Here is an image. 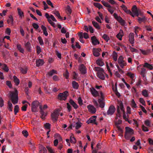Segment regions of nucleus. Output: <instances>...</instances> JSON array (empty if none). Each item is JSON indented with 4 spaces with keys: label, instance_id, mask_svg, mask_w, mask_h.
Masks as SVG:
<instances>
[{
    "label": "nucleus",
    "instance_id": "nucleus-59",
    "mask_svg": "<svg viewBox=\"0 0 153 153\" xmlns=\"http://www.w3.org/2000/svg\"><path fill=\"white\" fill-rule=\"evenodd\" d=\"M102 4L105 7H111V6L108 3L104 1H102Z\"/></svg>",
    "mask_w": 153,
    "mask_h": 153
},
{
    "label": "nucleus",
    "instance_id": "nucleus-30",
    "mask_svg": "<svg viewBox=\"0 0 153 153\" xmlns=\"http://www.w3.org/2000/svg\"><path fill=\"white\" fill-rule=\"evenodd\" d=\"M13 81L16 85H18L20 83V80L16 76H13Z\"/></svg>",
    "mask_w": 153,
    "mask_h": 153
},
{
    "label": "nucleus",
    "instance_id": "nucleus-51",
    "mask_svg": "<svg viewBox=\"0 0 153 153\" xmlns=\"http://www.w3.org/2000/svg\"><path fill=\"white\" fill-rule=\"evenodd\" d=\"M94 5L96 7L100 9L102 8V6L100 3H94Z\"/></svg>",
    "mask_w": 153,
    "mask_h": 153
},
{
    "label": "nucleus",
    "instance_id": "nucleus-42",
    "mask_svg": "<svg viewBox=\"0 0 153 153\" xmlns=\"http://www.w3.org/2000/svg\"><path fill=\"white\" fill-rule=\"evenodd\" d=\"M73 79H74L76 80L77 81H78L79 80V79L78 78V74L76 73L75 72H74L73 73Z\"/></svg>",
    "mask_w": 153,
    "mask_h": 153
},
{
    "label": "nucleus",
    "instance_id": "nucleus-32",
    "mask_svg": "<svg viewBox=\"0 0 153 153\" xmlns=\"http://www.w3.org/2000/svg\"><path fill=\"white\" fill-rule=\"evenodd\" d=\"M126 75L130 78L131 80H134L135 76L134 74L130 72H128L127 73Z\"/></svg>",
    "mask_w": 153,
    "mask_h": 153
},
{
    "label": "nucleus",
    "instance_id": "nucleus-56",
    "mask_svg": "<svg viewBox=\"0 0 153 153\" xmlns=\"http://www.w3.org/2000/svg\"><path fill=\"white\" fill-rule=\"evenodd\" d=\"M50 126L51 125L48 123H46L44 124L45 128L46 129L50 130L51 128Z\"/></svg>",
    "mask_w": 153,
    "mask_h": 153
},
{
    "label": "nucleus",
    "instance_id": "nucleus-13",
    "mask_svg": "<svg viewBox=\"0 0 153 153\" xmlns=\"http://www.w3.org/2000/svg\"><path fill=\"white\" fill-rule=\"evenodd\" d=\"M79 70L82 74H85L87 72L86 68L83 64H81L79 66Z\"/></svg>",
    "mask_w": 153,
    "mask_h": 153
},
{
    "label": "nucleus",
    "instance_id": "nucleus-16",
    "mask_svg": "<svg viewBox=\"0 0 153 153\" xmlns=\"http://www.w3.org/2000/svg\"><path fill=\"white\" fill-rule=\"evenodd\" d=\"M91 40L92 43L94 45H98L100 43L99 42L95 36H93L91 37Z\"/></svg>",
    "mask_w": 153,
    "mask_h": 153
},
{
    "label": "nucleus",
    "instance_id": "nucleus-61",
    "mask_svg": "<svg viewBox=\"0 0 153 153\" xmlns=\"http://www.w3.org/2000/svg\"><path fill=\"white\" fill-rule=\"evenodd\" d=\"M120 117V116L118 117L117 116L116 117V121L115 123L116 125L120 124L122 123V120H121L118 119V120H117L118 119L117 117Z\"/></svg>",
    "mask_w": 153,
    "mask_h": 153
},
{
    "label": "nucleus",
    "instance_id": "nucleus-58",
    "mask_svg": "<svg viewBox=\"0 0 153 153\" xmlns=\"http://www.w3.org/2000/svg\"><path fill=\"white\" fill-rule=\"evenodd\" d=\"M63 76L66 79H68L69 76V73L67 70H66L65 72L63 74Z\"/></svg>",
    "mask_w": 153,
    "mask_h": 153
},
{
    "label": "nucleus",
    "instance_id": "nucleus-31",
    "mask_svg": "<svg viewBox=\"0 0 153 153\" xmlns=\"http://www.w3.org/2000/svg\"><path fill=\"white\" fill-rule=\"evenodd\" d=\"M54 138L56 139H58L59 141H62V139L61 136L60 134L58 133H56L54 134Z\"/></svg>",
    "mask_w": 153,
    "mask_h": 153
},
{
    "label": "nucleus",
    "instance_id": "nucleus-12",
    "mask_svg": "<svg viewBox=\"0 0 153 153\" xmlns=\"http://www.w3.org/2000/svg\"><path fill=\"white\" fill-rule=\"evenodd\" d=\"M129 41L130 43L132 45V46H134V34L133 33H131L129 35Z\"/></svg>",
    "mask_w": 153,
    "mask_h": 153
},
{
    "label": "nucleus",
    "instance_id": "nucleus-14",
    "mask_svg": "<svg viewBox=\"0 0 153 153\" xmlns=\"http://www.w3.org/2000/svg\"><path fill=\"white\" fill-rule=\"evenodd\" d=\"M87 108L89 112L91 113L94 114L96 111V108L92 105H89L87 106Z\"/></svg>",
    "mask_w": 153,
    "mask_h": 153
},
{
    "label": "nucleus",
    "instance_id": "nucleus-19",
    "mask_svg": "<svg viewBox=\"0 0 153 153\" xmlns=\"http://www.w3.org/2000/svg\"><path fill=\"white\" fill-rule=\"evenodd\" d=\"M139 50L142 54L145 55H148L151 52V50L149 49H147L146 50L140 49Z\"/></svg>",
    "mask_w": 153,
    "mask_h": 153
},
{
    "label": "nucleus",
    "instance_id": "nucleus-21",
    "mask_svg": "<svg viewBox=\"0 0 153 153\" xmlns=\"http://www.w3.org/2000/svg\"><path fill=\"white\" fill-rule=\"evenodd\" d=\"M124 33L123 30H120L119 33L117 35V38L120 40H121L122 37L123 36Z\"/></svg>",
    "mask_w": 153,
    "mask_h": 153
},
{
    "label": "nucleus",
    "instance_id": "nucleus-54",
    "mask_svg": "<svg viewBox=\"0 0 153 153\" xmlns=\"http://www.w3.org/2000/svg\"><path fill=\"white\" fill-rule=\"evenodd\" d=\"M134 32L136 34L137 36H138L137 33L139 30H140V28L137 26H135L134 27Z\"/></svg>",
    "mask_w": 153,
    "mask_h": 153
},
{
    "label": "nucleus",
    "instance_id": "nucleus-24",
    "mask_svg": "<svg viewBox=\"0 0 153 153\" xmlns=\"http://www.w3.org/2000/svg\"><path fill=\"white\" fill-rule=\"evenodd\" d=\"M44 60L42 59H39L36 61V65L39 67L42 65L44 64Z\"/></svg>",
    "mask_w": 153,
    "mask_h": 153
},
{
    "label": "nucleus",
    "instance_id": "nucleus-43",
    "mask_svg": "<svg viewBox=\"0 0 153 153\" xmlns=\"http://www.w3.org/2000/svg\"><path fill=\"white\" fill-rule=\"evenodd\" d=\"M18 12L20 17L22 18L24 16L23 12L21 10V9L19 8H17Z\"/></svg>",
    "mask_w": 153,
    "mask_h": 153
},
{
    "label": "nucleus",
    "instance_id": "nucleus-44",
    "mask_svg": "<svg viewBox=\"0 0 153 153\" xmlns=\"http://www.w3.org/2000/svg\"><path fill=\"white\" fill-rule=\"evenodd\" d=\"M41 149L39 151V153H47V151L45 148L43 146H41L40 148Z\"/></svg>",
    "mask_w": 153,
    "mask_h": 153
},
{
    "label": "nucleus",
    "instance_id": "nucleus-52",
    "mask_svg": "<svg viewBox=\"0 0 153 153\" xmlns=\"http://www.w3.org/2000/svg\"><path fill=\"white\" fill-rule=\"evenodd\" d=\"M57 74V71L54 70H52L51 71H50L48 73V74L49 76H51L53 75L54 74Z\"/></svg>",
    "mask_w": 153,
    "mask_h": 153
},
{
    "label": "nucleus",
    "instance_id": "nucleus-8",
    "mask_svg": "<svg viewBox=\"0 0 153 153\" xmlns=\"http://www.w3.org/2000/svg\"><path fill=\"white\" fill-rule=\"evenodd\" d=\"M68 94V92L67 91H65L62 93H60L58 96V99L60 100H65L67 98Z\"/></svg>",
    "mask_w": 153,
    "mask_h": 153
},
{
    "label": "nucleus",
    "instance_id": "nucleus-28",
    "mask_svg": "<svg viewBox=\"0 0 153 153\" xmlns=\"http://www.w3.org/2000/svg\"><path fill=\"white\" fill-rule=\"evenodd\" d=\"M142 94L145 97H147L149 96V92L146 89H144L142 91Z\"/></svg>",
    "mask_w": 153,
    "mask_h": 153
},
{
    "label": "nucleus",
    "instance_id": "nucleus-11",
    "mask_svg": "<svg viewBox=\"0 0 153 153\" xmlns=\"http://www.w3.org/2000/svg\"><path fill=\"white\" fill-rule=\"evenodd\" d=\"M97 118V117L96 116H92L86 122V123H87L88 124L92 123H93L96 125H97V123L96 122V121Z\"/></svg>",
    "mask_w": 153,
    "mask_h": 153
},
{
    "label": "nucleus",
    "instance_id": "nucleus-29",
    "mask_svg": "<svg viewBox=\"0 0 153 153\" xmlns=\"http://www.w3.org/2000/svg\"><path fill=\"white\" fill-rule=\"evenodd\" d=\"M41 28L43 31L44 34L46 36H47L48 34L47 30V28L44 25H42Z\"/></svg>",
    "mask_w": 153,
    "mask_h": 153
},
{
    "label": "nucleus",
    "instance_id": "nucleus-39",
    "mask_svg": "<svg viewBox=\"0 0 153 153\" xmlns=\"http://www.w3.org/2000/svg\"><path fill=\"white\" fill-rule=\"evenodd\" d=\"M96 63L98 65L100 66H102L104 64L103 62L101 59L97 60L96 61Z\"/></svg>",
    "mask_w": 153,
    "mask_h": 153
},
{
    "label": "nucleus",
    "instance_id": "nucleus-38",
    "mask_svg": "<svg viewBox=\"0 0 153 153\" xmlns=\"http://www.w3.org/2000/svg\"><path fill=\"white\" fill-rule=\"evenodd\" d=\"M92 23L94 27L97 29H100V27L99 25V24L95 21H93L92 22Z\"/></svg>",
    "mask_w": 153,
    "mask_h": 153
},
{
    "label": "nucleus",
    "instance_id": "nucleus-17",
    "mask_svg": "<svg viewBox=\"0 0 153 153\" xmlns=\"http://www.w3.org/2000/svg\"><path fill=\"white\" fill-rule=\"evenodd\" d=\"M101 51L100 48H94L93 50V53L94 55L96 57L100 55L99 52Z\"/></svg>",
    "mask_w": 153,
    "mask_h": 153
},
{
    "label": "nucleus",
    "instance_id": "nucleus-36",
    "mask_svg": "<svg viewBox=\"0 0 153 153\" xmlns=\"http://www.w3.org/2000/svg\"><path fill=\"white\" fill-rule=\"evenodd\" d=\"M7 104V108L8 110L10 111H12L13 110V105L10 101H8Z\"/></svg>",
    "mask_w": 153,
    "mask_h": 153
},
{
    "label": "nucleus",
    "instance_id": "nucleus-2",
    "mask_svg": "<svg viewBox=\"0 0 153 153\" xmlns=\"http://www.w3.org/2000/svg\"><path fill=\"white\" fill-rule=\"evenodd\" d=\"M45 16L47 19L48 22L51 26L53 27H55V24L53 21L56 22L57 20L51 14L49 15L48 13H46L45 14Z\"/></svg>",
    "mask_w": 153,
    "mask_h": 153
},
{
    "label": "nucleus",
    "instance_id": "nucleus-37",
    "mask_svg": "<svg viewBox=\"0 0 153 153\" xmlns=\"http://www.w3.org/2000/svg\"><path fill=\"white\" fill-rule=\"evenodd\" d=\"M130 105L131 107L133 109L136 108L137 107V104L136 103L134 99H132L131 100Z\"/></svg>",
    "mask_w": 153,
    "mask_h": 153
},
{
    "label": "nucleus",
    "instance_id": "nucleus-49",
    "mask_svg": "<svg viewBox=\"0 0 153 153\" xmlns=\"http://www.w3.org/2000/svg\"><path fill=\"white\" fill-rule=\"evenodd\" d=\"M70 141L71 143H76V140L73 135H71L70 136Z\"/></svg>",
    "mask_w": 153,
    "mask_h": 153
},
{
    "label": "nucleus",
    "instance_id": "nucleus-35",
    "mask_svg": "<svg viewBox=\"0 0 153 153\" xmlns=\"http://www.w3.org/2000/svg\"><path fill=\"white\" fill-rule=\"evenodd\" d=\"M13 18L12 15L9 16V19L7 20V22L9 24H13Z\"/></svg>",
    "mask_w": 153,
    "mask_h": 153
},
{
    "label": "nucleus",
    "instance_id": "nucleus-46",
    "mask_svg": "<svg viewBox=\"0 0 153 153\" xmlns=\"http://www.w3.org/2000/svg\"><path fill=\"white\" fill-rule=\"evenodd\" d=\"M138 20L139 23H140L142 22H145L146 20V19L145 17H143L142 18L139 17L138 18Z\"/></svg>",
    "mask_w": 153,
    "mask_h": 153
},
{
    "label": "nucleus",
    "instance_id": "nucleus-26",
    "mask_svg": "<svg viewBox=\"0 0 153 153\" xmlns=\"http://www.w3.org/2000/svg\"><path fill=\"white\" fill-rule=\"evenodd\" d=\"M16 47L18 50L20 52L22 53H24V49L22 47L21 45L19 44H17L16 45Z\"/></svg>",
    "mask_w": 153,
    "mask_h": 153
},
{
    "label": "nucleus",
    "instance_id": "nucleus-63",
    "mask_svg": "<svg viewBox=\"0 0 153 153\" xmlns=\"http://www.w3.org/2000/svg\"><path fill=\"white\" fill-rule=\"evenodd\" d=\"M139 102L141 103L143 105L145 106L146 103L145 102L143 98H140L139 99Z\"/></svg>",
    "mask_w": 153,
    "mask_h": 153
},
{
    "label": "nucleus",
    "instance_id": "nucleus-25",
    "mask_svg": "<svg viewBox=\"0 0 153 153\" xmlns=\"http://www.w3.org/2000/svg\"><path fill=\"white\" fill-rule=\"evenodd\" d=\"M97 76L100 79L104 80L105 79V77L104 74L102 72H98L97 73Z\"/></svg>",
    "mask_w": 153,
    "mask_h": 153
},
{
    "label": "nucleus",
    "instance_id": "nucleus-45",
    "mask_svg": "<svg viewBox=\"0 0 153 153\" xmlns=\"http://www.w3.org/2000/svg\"><path fill=\"white\" fill-rule=\"evenodd\" d=\"M98 102L99 104L100 107L101 108H103L104 106V104L103 101L102 100L99 99L98 100Z\"/></svg>",
    "mask_w": 153,
    "mask_h": 153
},
{
    "label": "nucleus",
    "instance_id": "nucleus-60",
    "mask_svg": "<svg viewBox=\"0 0 153 153\" xmlns=\"http://www.w3.org/2000/svg\"><path fill=\"white\" fill-rule=\"evenodd\" d=\"M38 40L40 45L42 46L43 45H44V42L41 36L38 37Z\"/></svg>",
    "mask_w": 153,
    "mask_h": 153
},
{
    "label": "nucleus",
    "instance_id": "nucleus-5",
    "mask_svg": "<svg viewBox=\"0 0 153 153\" xmlns=\"http://www.w3.org/2000/svg\"><path fill=\"white\" fill-rule=\"evenodd\" d=\"M124 113L125 110L123 107V105L122 102H119L117 105V116L120 117L121 116L120 112Z\"/></svg>",
    "mask_w": 153,
    "mask_h": 153
},
{
    "label": "nucleus",
    "instance_id": "nucleus-23",
    "mask_svg": "<svg viewBox=\"0 0 153 153\" xmlns=\"http://www.w3.org/2000/svg\"><path fill=\"white\" fill-rule=\"evenodd\" d=\"M69 102L75 109H76L78 108V105L73 100H70Z\"/></svg>",
    "mask_w": 153,
    "mask_h": 153
},
{
    "label": "nucleus",
    "instance_id": "nucleus-41",
    "mask_svg": "<svg viewBox=\"0 0 153 153\" xmlns=\"http://www.w3.org/2000/svg\"><path fill=\"white\" fill-rule=\"evenodd\" d=\"M117 21L120 23V24L123 26L125 25L126 22L122 18L119 17Z\"/></svg>",
    "mask_w": 153,
    "mask_h": 153
},
{
    "label": "nucleus",
    "instance_id": "nucleus-22",
    "mask_svg": "<svg viewBox=\"0 0 153 153\" xmlns=\"http://www.w3.org/2000/svg\"><path fill=\"white\" fill-rule=\"evenodd\" d=\"M143 66L144 67L147 68L150 70H152L153 69V66L152 65L147 62L145 63Z\"/></svg>",
    "mask_w": 153,
    "mask_h": 153
},
{
    "label": "nucleus",
    "instance_id": "nucleus-57",
    "mask_svg": "<svg viewBox=\"0 0 153 153\" xmlns=\"http://www.w3.org/2000/svg\"><path fill=\"white\" fill-rule=\"evenodd\" d=\"M46 148L50 153H55L54 150L51 147L47 146Z\"/></svg>",
    "mask_w": 153,
    "mask_h": 153
},
{
    "label": "nucleus",
    "instance_id": "nucleus-40",
    "mask_svg": "<svg viewBox=\"0 0 153 153\" xmlns=\"http://www.w3.org/2000/svg\"><path fill=\"white\" fill-rule=\"evenodd\" d=\"M25 46L27 50L29 51H30L31 49L30 44L29 42H27L25 44Z\"/></svg>",
    "mask_w": 153,
    "mask_h": 153
},
{
    "label": "nucleus",
    "instance_id": "nucleus-9",
    "mask_svg": "<svg viewBox=\"0 0 153 153\" xmlns=\"http://www.w3.org/2000/svg\"><path fill=\"white\" fill-rule=\"evenodd\" d=\"M39 102L37 101H33L31 104V109L33 111L35 112L37 111V108L39 105Z\"/></svg>",
    "mask_w": 153,
    "mask_h": 153
},
{
    "label": "nucleus",
    "instance_id": "nucleus-3",
    "mask_svg": "<svg viewBox=\"0 0 153 153\" xmlns=\"http://www.w3.org/2000/svg\"><path fill=\"white\" fill-rule=\"evenodd\" d=\"M134 131L131 128L128 127H125V132L124 137L127 140L129 139L131 136L133 134Z\"/></svg>",
    "mask_w": 153,
    "mask_h": 153
},
{
    "label": "nucleus",
    "instance_id": "nucleus-6",
    "mask_svg": "<svg viewBox=\"0 0 153 153\" xmlns=\"http://www.w3.org/2000/svg\"><path fill=\"white\" fill-rule=\"evenodd\" d=\"M142 65H140L137 67V69L138 72H139L140 75L143 78L146 76V70L144 68H141Z\"/></svg>",
    "mask_w": 153,
    "mask_h": 153
},
{
    "label": "nucleus",
    "instance_id": "nucleus-47",
    "mask_svg": "<svg viewBox=\"0 0 153 153\" xmlns=\"http://www.w3.org/2000/svg\"><path fill=\"white\" fill-rule=\"evenodd\" d=\"M102 37L103 39L105 40L106 42H108L110 39L109 37L106 34H105L103 35Z\"/></svg>",
    "mask_w": 153,
    "mask_h": 153
},
{
    "label": "nucleus",
    "instance_id": "nucleus-10",
    "mask_svg": "<svg viewBox=\"0 0 153 153\" xmlns=\"http://www.w3.org/2000/svg\"><path fill=\"white\" fill-rule=\"evenodd\" d=\"M131 10L132 12V13L134 16V17L135 16H138L139 13L140 12V10L139 9L138 10L136 5H134L133 6L131 9Z\"/></svg>",
    "mask_w": 153,
    "mask_h": 153
},
{
    "label": "nucleus",
    "instance_id": "nucleus-4",
    "mask_svg": "<svg viewBox=\"0 0 153 153\" xmlns=\"http://www.w3.org/2000/svg\"><path fill=\"white\" fill-rule=\"evenodd\" d=\"M124 59L123 57L122 56H120L119 57L117 60L119 66L122 68H124L127 66V62Z\"/></svg>",
    "mask_w": 153,
    "mask_h": 153
},
{
    "label": "nucleus",
    "instance_id": "nucleus-50",
    "mask_svg": "<svg viewBox=\"0 0 153 153\" xmlns=\"http://www.w3.org/2000/svg\"><path fill=\"white\" fill-rule=\"evenodd\" d=\"M82 123L80 122H77L76 123L75 128L76 129H78L81 126Z\"/></svg>",
    "mask_w": 153,
    "mask_h": 153
},
{
    "label": "nucleus",
    "instance_id": "nucleus-7",
    "mask_svg": "<svg viewBox=\"0 0 153 153\" xmlns=\"http://www.w3.org/2000/svg\"><path fill=\"white\" fill-rule=\"evenodd\" d=\"M60 110L59 109L55 110L51 114L52 120L54 121H56L58 118V116L59 114Z\"/></svg>",
    "mask_w": 153,
    "mask_h": 153
},
{
    "label": "nucleus",
    "instance_id": "nucleus-64",
    "mask_svg": "<svg viewBox=\"0 0 153 153\" xmlns=\"http://www.w3.org/2000/svg\"><path fill=\"white\" fill-rule=\"evenodd\" d=\"M37 53L38 54H39L41 52V49L40 47L39 46H36Z\"/></svg>",
    "mask_w": 153,
    "mask_h": 153
},
{
    "label": "nucleus",
    "instance_id": "nucleus-55",
    "mask_svg": "<svg viewBox=\"0 0 153 153\" xmlns=\"http://www.w3.org/2000/svg\"><path fill=\"white\" fill-rule=\"evenodd\" d=\"M19 111V106L18 105H16L14 107V112L15 115L17 113H18Z\"/></svg>",
    "mask_w": 153,
    "mask_h": 153
},
{
    "label": "nucleus",
    "instance_id": "nucleus-53",
    "mask_svg": "<svg viewBox=\"0 0 153 153\" xmlns=\"http://www.w3.org/2000/svg\"><path fill=\"white\" fill-rule=\"evenodd\" d=\"M40 113L42 115L41 117L42 119H43V117H44L45 116V112L43 111V110H42V108L41 107V106L40 107Z\"/></svg>",
    "mask_w": 153,
    "mask_h": 153
},
{
    "label": "nucleus",
    "instance_id": "nucleus-15",
    "mask_svg": "<svg viewBox=\"0 0 153 153\" xmlns=\"http://www.w3.org/2000/svg\"><path fill=\"white\" fill-rule=\"evenodd\" d=\"M90 91L92 95L93 96L97 97L99 96V94L98 92L94 88H90Z\"/></svg>",
    "mask_w": 153,
    "mask_h": 153
},
{
    "label": "nucleus",
    "instance_id": "nucleus-33",
    "mask_svg": "<svg viewBox=\"0 0 153 153\" xmlns=\"http://www.w3.org/2000/svg\"><path fill=\"white\" fill-rule=\"evenodd\" d=\"M112 56L114 60L116 61L117 59V53L115 51H114L112 54Z\"/></svg>",
    "mask_w": 153,
    "mask_h": 153
},
{
    "label": "nucleus",
    "instance_id": "nucleus-18",
    "mask_svg": "<svg viewBox=\"0 0 153 153\" xmlns=\"http://www.w3.org/2000/svg\"><path fill=\"white\" fill-rule=\"evenodd\" d=\"M115 111L114 107L112 106H111L109 108L107 112V114L108 115H112L114 114Z\"/></svg>",
    "mask_w": 153,
    "mask_h": 153
},
{
    "label": "nucleus",
    "instance_id": "nucleus-62",
    "mask_svg": "<svg viewBox=\"0 0 153 153\" xmlns=\"http://www.w3.org/2000/svg\"><path fill=\"white\" fill-rule=\"evenodd\" d=\"M66 10L68 13L71 14V10L70 6L68 5L66 7Z\"/></svg>",
    "mask_w": 153,
    "mask_h": 153
},
{
    "label": "nucleus",
    "instance_id": "nucleus-20",
    "mask_svg": "<svg viewBox=\"0 0 153 153\" xmlns=\"http://www.w3.org/2000/svg\"><path fill=\"white\" fill-rule=\"evenodd\" d=\"M52 13L54 14L59 19L61 20H63L62 18L60 16V14L59 11L56 10H54L52 11Z\"/></svg>",
    "mask_w": 153,
    "mask_h": 153
},
{
    "label": "nucleus",
    "instance_id": "nucleus-27",
    "mask_svg": "<svg viewBox=\"0 0 153 153\" xmlns=\"http://www.w3.org/2000/svg\"><path fill=\"white\" fill-rule=\"evenodd\" d=\"M1 68L6 72H8L9 71V69L7 65L4 64H2L1 67Z\"/></svg>",
    "mask_w": 153,
    "mask_h": 153
},
{
    "label": "nucleus",
    "instance_id": "nucleus-1",
    "mask_svg": "<svg viewBox=\"0 0 153 153\" xmlns=\"http://www.w3.org/2000/svg\"><path fill=\"white\" fill-rule=\"evenodd\" d=\"M9 97L12 103L14 105L17 104L18 102V91L15 89L14 91H10V92Z\"/></svg>",
    "mask_w": 153,
    "mask_h": 153
},
{
    "label": "nucleus",
    "instance_id": "nucleus-34",
    "mask_svg": "<svg viewBox=\"0 0 153 153\" xmlns=\"http://www.w3.org/2000/svg\"><path fill=\"white\" fill-rule=\"evenodd\" d=\"M72 85L73 87L75 89H78L79 87V85L77 82L75 81H73L72 82Z\"/></svg>",
    "mask_w": 153,
    "mask_h": 153
},
{
    "label": "nucleus",
    "instance_id": "nucleus-48",
    "mask_svg": "<svg viewBox=\"0 0 153 153\" xmlns=\"http://www.w3.org/2000/svg\"><path fill=\"white\" fill-rule=\"evenodd\" d=\"M144 123L146 126L148 127H150L151 126V122L148 120H145Z\"/></svg>",
    "mask_w": 153,
    "mask_h": 153
}]
</instances>
